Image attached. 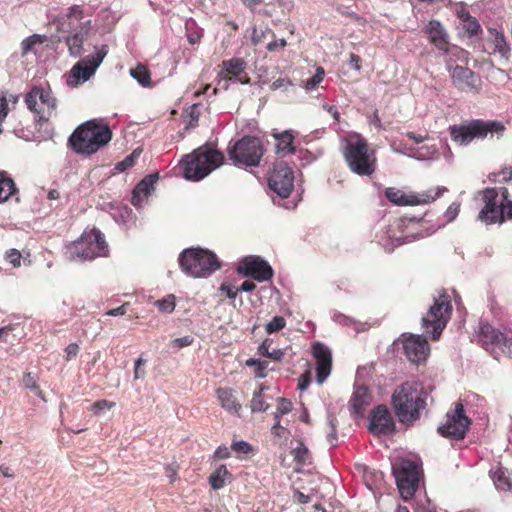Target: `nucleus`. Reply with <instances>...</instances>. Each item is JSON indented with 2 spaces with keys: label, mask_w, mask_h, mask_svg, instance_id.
Masks as SVG:
<instances>
[{
  "label": "nucleus",
  "mask_w": 512,
  "mask_h": 512,
  "mask_svg": "<svg viewBox=\"0 0 512 512\" xmlns=\"http://www.w3.org/2000/svg\"><path fill=\"white\" fill-rule=\"evenodd\" d=\"M452 313V305L449 296L441 294L435 298L434 304L422 318V335L403 333L394 345L401 349L406 358L415 364L425 362L430 354V346L426 337L438 340L445 329Z\"/></svg>",
  "instance_id": "obj_1"
},
{
  "label": "nucleus",
  "mask_w": 512,
  "mask_h": 512,
  "mask_svg": "<svg viewBox=\"0 0 512 512\" xmlns=\"http://www.w3.org/2000/svg\"><path fill=\"white\" fill-rule=\"evenodd\" d=\"M428 394L421 383L407 381L398 386L392 395V404L399 421L413 423L426 408Z\"/></svg>",
  "instance_id": "obj_2"
},
{
  "label": "nucleus",
  "mask_w": 512,
  "mask_h": 512,
  "mask_svg": "<svg viewBox=\"0 0 512 512\" xmlns=\"http://www.w3.org/2000/svg\"><path fill=\"white\" fill-rule=\"evenodd\" d=\"M112 131L102 120L92 119L81 124L70 136L72 149L83 155H92L107 145Z\"/></svg>",
  "instance_id": "obj_3"
},
{
  "label": "nucleus",
  "mask_w": 512,
  "mask_h": 512,
  "mask_svg": "<svg viewBox=\"0 0 512 512\" xmlns=\"http://www.w3.org/2000/svg\"><path fill=\"white\" fill-rule=\"evenodd\" d=\"M342 154L349 169L359 176H371L376 170L375 151L360 135H351L343 140Z\"/></svg>",
  "instance_id": "obj_4"
},
{
  "label": "nucleus",
  "mask_w": 512,
  "mask_h": 512,
  "mask_svg": "<svg viewBox=\"0 0 512 512\" xmlns=\"http://www.w3.org/2000/svg\"><path fill=\"white\" fill-rule=\"evenodd\" d=\"M224 162L223 154L207 145L195 149L183 159V175L189 181H200Z\"/></svg>",
  "instance_id": "obj_5"
},
{
  "label": "nucleus",
  "mask_w": 512,
  "mask_h": 512,
  "mask_svg": "<svg viewBox=\"0 0 512 512\" xmlns=\"http://www.w3.org/2000/svg\"><path fill=\"white\" fill-rule=\"evenodd\" d=\"M481 194L484 206L478 214V220L485 224H501L512 219V200L509 199L507 188H486Z\"/></svg>",
  "instance_id": "obj_6"
},
{
  "label": "nucleus",
  "mask_w": 512,
  "mask_h": 512,
  "mask_svg": "<svg viewBox=\"0 0 512 512\" xmlns=\"http://www.w3.org/2000/svg\"><path fill=\"white\" fill-rule=\"evenodd\" d=\"M108 244L100 230L84 231L81 237L70 243L66 249L67 258L73 261H91L108 256Z\"/></svg>",
  "instance_id": "obj_7"
},
{
  "label": "nucleus",
  "mask_w": 512,
  "mask_h": 512,
  "mask_svg": "<svg viewBox=\"0 0 512 512\" xmlns=\"http://www.w3.org/2000/svg\"><path fill=\"white\" fill-rule=\"evenodd\" d=\"M182 271L193 278H206L220 269L215 253L202 248H187L179 256Z\"/></svg>",
  "instance_id": "obj_8"
},
{
  "label": "nucleus",
  "mask_w": 512,
  "mask_h": 512,
  "mask_svg": "<svg viewBox=\"0 0 512 512\" xmlns=\"http://www.w3.org/2000/svg\"><path fill=\"white\" fill-rule=\"evenodd\" d=\"M228 155L236 166L257 167L263 156L259 138L246 136L228 148Z\"/></svg>",
  "instance_id": "obj_9"
},
{
  "label": "nucleus",
  "mask_w": 512,
  "mask_h": 512,
  "mask_svg": "<svg viewBox=\"0 0 512 512\" xmlns=\"http://www.w3.org/2000/svg\"><path fill=\"white\" fill-rule=\"evenodd\" d=\"M25 103L39 121H48L57 114V99L49 88L32 87L25 96Z\"/></svg>",
  "instance_id": "obj_10"
},
{
  "label": "nucleus",
  "mask_w": 512,
  "mask_h": 512,
  "mask_svg": "<svg viewBox=\"0 0 512 512\" xmlns=\"http://www.w3.org/2000/svg\"><path fill=\"white\" fill-rule=\"evenodd\" d=\"M447 191L446 187L438 186L420 193H405L404 191L389 187L385 190L386 198L398 206H417L435 201Z\"/></svg>",
  "instance_id": "obj_11"
},
{
  "label": "nucleus",
  "mask_w": 512,
  "mask_h": 512,
  "mask_svg": "<svg viewBox=\"0 0 512 512\" xmlns=\"http://www.w3.org/2000/svg\"><path fill=\"white\" fill-rule=\"evenodd\" d=\"M108 53L107 45H102L87 59L78 61L71 69L67 80L69 86H77L88 81L96 72Z\"/></svg>",
  "instance_id": "obj_12"
},
{
  "label": "nucleus",
  "mask_w": 512,
  "mask_h": 512,
  "mask_svg": "<svg viewBox=\"0 0 512 512\" xmlns=\"http://www.w3.org/2000/svg\"><path fill=\"white\" fill-rule=\"evenodd\" d=\"M397 487L404 500L412 498L418 488L419 473L417 463L403 460L397 469H394Z\"/></svg>",
  "instance_id": "obj_13"
},
{
  "label": "nucleus",
  "mask_w": 512,
  "mask_h": 512,
  "mask_svg": "<svg viewBox=\"0 0 512 512\" xmlns=\"http://www.w3.org/2000/svg\"><path fill=\"white\" fill-rule=\"evenodd\" d=\"M424 33L429 42L445 55H453L461 59L466 52L449 42V35L439 20H430L424 27Z\"/></svg>",
  "instance_id": "obj_14"
},
{
  "label": "nucleus",
  "mask_w": 512,
  "mask_h": 512,
  "mask_svg": "<svg viewBox=\"0 0 512 512\" xmlns=\"http://www.w3.org/2000/svg\"><path fill=\"white\" fill-rule=\"evenodd\" d=\"M471 422L465 415L464 406L456 403L451 412H447L445 422L438 427V432L445 437L462 439L466 435Z\"/></svg>",
  "instance_id": "obj_15"
},
{
  "label": "nucleus",
  "mask_w": 512,
  "mask_h": 512,
  "mask_svg": "<svg viewBox=\"0 0 512 512\" xmlns=\"http://www.w3.org/2000/svg\"><path fill=\"white\" fill-rule=\"evenodd\" d=\"M294 176L291 168L285 163H277L268 179V184L281 198H287L294 187Z\"/></svg>",
  "instance_id": "obj_16"
},
{
  "label": "nucleus",
  "mask_w": 512,
  "mask_h": 512,
  "mask_svg": "<svg viewBox=\"0 0 512 512\" xmlns=\"http://www.w3.org/2000/svg\"><path fill=\"white\" fill-rule=\"evenodd\" d=\"M238 272L246 277H252L258 282L268 281L273 277V269L269 263L254 255L246 256L241 260Z\"/></svg>",
  "instance_id": "obj_17"
},
{
  "label": "nucleus",
  "mask_w": 512,
  "mask_h": 512,
  "mask_svg": "<svg viewBox=\"0 0 512 512\" xmlns=\"http://www.w3.org/2000/svg\"><path fill=\"white\" fill-rule=\"evenodd\" d=\"M451 77L453 84L461 91L478 93L481 89V78L469 68L455 66L452 69Z\"/></svg>",
  "instance_id": "obj_18"
},
{
  "label": "nucleus",
  "mask_w": 512,
  "mask_h": 512,
  "mask_svg": "<svg viewBox=\"0 0 512 512\" xmlns=\"http://www.w3.org/2000/svg\"><path fill=\"white\" fill-rule=\"evenodd\" d=\"M246 68V62L240 58H232L222 62L221 70L218 73V83L222 89H228V82L232 80H239L242 83H245L241 80L240 75L244 72Z\"/></svg>",
  "instance_id": "obj_19"
},
{
  "label": "nucleus",
  "mask_w": 512,
  "mask_h": 512,
  "mask_svg": "<svg viewBox=\"0 0 512 512\" xmlns=\"http://www.w3.org/2000/svg\"><path fill=\"white\" fill-rule=\"evenodd\" d=\"M313 356L316 359V380L322 384L331 372V352L324 344L318 342L313 345Z\"/></svg>",
  "instance_id": "obj_20"
},
{
  "label": "nucleus",
  "mask_w": 512,
  "mask_h": 512,
  "mask_svg": "<svg viewBox=\"0 0 512 512\" xmlns=\"http://www.w3.org/2000/svg\"><path fill=\"white\" fill-rule=\"evenodd\" d=\"M404 226L403 220H396L386 232V237H382L380 239V243L385 248L386 251L392 252L395 247L403 245L405 243L413 242L416 239L422 237V235L418 234H410L406 236H397V231H400Z\"/></svg>",
  "instance_id": "obj_21"
},
{
  "label": "nucleus",
  "mask_w": 512,
  "mask_h": 512,
  "mask_svg": "<svg viewBox=\"0 0 512 512\" xmlns=\"http://www.w3.org/2000/svg\"><path fill=\"white\" fill-rule=\"evenodd\" d=\"M369 429L375 434H389L394 430L391 414L385 406H378L370 417Z\"/></svg>",
  "instance_id": "obj_22"
},
{
  "label": "nucleus",
  "mask_w": 512,
  "mask_h": 512,
  "mask_svg": "<svg viewBox=\"0 0 512 512\" xmlns=\"http://www.w3.org/2000/svg\"><path fill=\"white\" fill-rule=\"evenodd\" d=\"M92 26L90 19L81 22L77 30L66 38V45L68 47L69 54L73 57L80 56L83 48L85 37L89 33Z\"/></svg>",
  "instance_id": "obj_23"
},
{
  "label": "nucleus",
  "mask_w": 512,
  "mask_h": 512,
  "mask_svg": "<svg viewBox=\"0 0 512 512\" xmlns=\"http://www.w3.org/2000/svg\"><path fill=\"white\" fill-rule=\"evenodd\" d=\"M477 124L478 122L475 120L467 125L452 126L450 131L453 141L459 145H467L474 138H481Z\"/></svg>",
  "instance_id": "obj_24"
},
{
  "label": "nucleus",
  "mask_w": 512,
  "mask_h": 512,
  "mask_svg": "<svg viewBox=\"0 0 512 512\" xmlns=\"http://www.w3.org/2000/svg\"><path fill=\"white\" fill-rule=\"evenodd\" d=\"M157 179V175L150 174L137 184L132 193V204L134 206H142L143 202L148 198V196L153 191Z\"/></svg>",
  "instance_id": "obj_25"
},
{
  "label": "nucleus",
  "mask_w": 512,
  "mask_h": 512,
  "mask_svg": "<svg viewBox=\"0 0 512 512\" xmlns=\"http://www.w3.org/2000/svg\"><path fill=\"white\" fill-rule=\"evenodd\" d=\"M218 401L223 409L232 414H239L242 406L230 388H219L216 391Z\"/></svg>",
  "instance_id": "obj_26"
},
{
  "label": "nucleus",
  "mask_w": 512,
  "mask_h": 512,
  "mask_svg": "<svg viewBox=\"0 0 512 512\" xmlns=\"http://www.w3.org/2000/svg\"><path fill=\"white\" fill-rule=\"evenodd\" d=\"M371 395L366 386H356L351 398V408L357 415H362L371 403Z\"/></svg>",
  "instance_id": "obj_27"
},
{
  "label": "nucleus",
  "mask_w": 512,
  "mask_h": 512,
  "mask_svg": "<svg viewBox=\"0 0 512 512\" xmlns=\"http://www.w3.org/2000/svg\"><path fill=\"white\" fill-rule=\"evenodd\" d=\"M490 477L498 491L510 492L512 481L508 469L498 465L490 470Z\"/></svg>",
  "instance_id": "obj_28"
},
{
  "label": "nucleus",
  "mask_w": 512,
  "mask_h": 512,
  "mask_svg": "<svg viewBox=\"0 0 512 512\" xmlns=\"http://www.w3.org/2000/svg\"><path fill=\"white\" fill-rule=\"evenodd\" d=\"M481 340L485 345H502L505 343L503 333L494 328L492 325L485 323L480 327Z\"/></svg>",
  "instance_id": "obj_29"
},
{
  "label": "nucleus",
  "mask_w": 512,
  "mask_h": 512,
  "mask_svg": "<svg viewBox=\"0 0 512 512\" xmlns=\"http://www.w3.org/2000/svg\"><path fill=\"white\" fill-rule=\"evenodd\" d=\"M275 139L277 140L276 143V151L277 153L287 155L294 153L295 147L293 146V140L294 136L291 133V131H283L281 133L273 134Z\"/></svg>",
  "instance_id": "obj_30"
},
{
  "label": "nucleus",
  "mask_w": 512,
  "mask_h": 512,
  "mask_svg": "<svg viewBox=\"0 0 512 512\" xmlns=\"http://www.w3.org/2000/svg\"><path fill=\"white\" fill-rule=\"evenodd\" d=\"M231 474L225 465H220L210 476L209 484L214 490L222 489L227 482H230Z\"/></svg>",
  "instance_id": "obj_31"
},
{
  "label": "nucleus",
  "mask_w": 512,
  "mask_h": 512,
  "mask_svg": "<svg viewBox=\"0 0 512 512\" xmlns=\"http://www.w3.org/2000/svg\"><path fill=\"white\" fill-rule=\"evenodd\" d=\"M477 127L480 131L481 138L486 137L487 134H496L498 137L502 136L505 131V126L499 121H482L477 120Z\"/></svg>",
  "instance_id": "obj_32"
},
{
  "label": "nucleus",
  "mask_w": 512,
  "mask_h": 512,
  "mask_svg": "<svg viewBox=\"0 0 512 512\" xmlns=\"http://www.w3.org/2000/svg\"><path fill=\"white\" fill-rule=\"evenodd\" d=\"M14 181L6 174L0 172V203L5 202L15 192Z\"/></svg>",
  "instance_id": "obj_33"
},
{
  "label": "nucleus",
  "mask_w": 512,
  "mask_h": 512,
  "mask_svg": "<svg viewBox=\"0 0 512 512\" xmlns=\"http://www.w3.org/2000/svg\"><path fill=\"white\" fill-rule=\"evenodd\" d=\"M266 387L262 384L259 389L253 392V397L250 402V409L253 413L262 412L268 409V405L265 403V400L262 396L263 391Z\"/></svg>",
  "instance_id": "obj_34"
},
{
  "label": "nucleus",
  "mask_w": 512,
  "mask_h": 512,
  "mask_svg": "<svg viewBox=\"0 0 512 512\" xmlns=\"http://www.w3.org/2000/svg\"><path fill=\"white\" fill-rule=\"evenodd\" d=\"M130 75L141 86L146 87L150 85V74L144 66L138 65L136 68L131 69Z\"/></svg>",
  "instance_id": "obj_35"
},
{
  "label": "nucleus",
  "mask_w": 512,
  "mask_h": 512,
  "mask_svg": "<svg viewBox=\"0 0 512 512\" xmlns=\"http://www.w3.org/2000/svg\"><path fill=\"white\" fill-rule=\"evenodd\" d=\"M495 51L500 54L502 58L507 59L510 53V47L506 41V38L501 33H496L494 40Z\"/></svg>",
  "instance_id": "obj_36"
},
{
  "label": "nucleus",
  "mask_w": 512,
  "mask_h": 512,
  "mask_svg": "<svg viewBox=\"0 0 512 512\" xmlns=\"http://www.w3.org/2000/svg\"><path fill=\"white\" fill-rule=\"evenodd\" d=\"M294 460L299 465H306L310 463V454L308 448L303 444L299 443L298 447L292 450Z\"/></svg>",
  "instance_id": "obj_37"
},
{
  "label": "nucleus",
  "mask_w": 512,
  "mask_h": 512,
  "mask_svg": "<svg viewBox=\"0 0 512 512\" xmlns=\"http://www.w3.org/2000/svg\"><path fill=\"white\" fill-rule=\"evenodd\" d=\"M438 156L437 148L432 146H423L420 149L416 151L411 157L417 159V160H428V159H435Z\"/></svg>",
  "instance_id": "obj_38"
},
{
  "label": "nucleus",
  "mask_w": 512,
  "mask_h": 512,
  "mask_svg": "<svg viewBox=\"0 0 512 512\" xmlns=\"http://www.w3.org/2000/svg\"><path fill=\"white\" fill-rule=\"evenodd\" d=\"M154 305L163 313H172L175 309V296L173 294L167 295L162 300H157Z\"/></svg>",
  "instance_id": "obj_39"
},
{
  "label": "nucleus",
  "mask_w": 512,
  "mask_h": 512,
  "mask_svg": "<svg viewBox=\"0 0 512 512\" xmlns=\"http://www.w3.org/2000/svg\"><path fill=\"white\" fill-rule=\"evenodd\" d=\"M462 29L468 34L469 37L477 35L481 26L477 19L473 16L461 22Z\"/></svg>",
  "instance_id": "obj_40"
},
{
  "label": "nucleus",
  "mask_w": 512,
  "mask_h": 512,
  "mask_svg": "<svg viewBox=\"0 0 512 512\" xmlns=\"http://www.w3.org/2000/svg\"><path fill=\"white\" fill-rule=\"evenodd\" d=\"M141 154L140 149H135L130 155L125 157L124 160L116 164L115 169L119 172H124L128 168L132 167Z\"/></svg>",
  "instance_id": "obj_41"
},
{
  "label": "nucleus",
  "mask_w": 512,
  "mask_h": 512,
  "mask_svg": "<svg viewBox=\"0 0 512 512\" xmlns=\"http://www.w3.org/2000/svg\"><path fill=\"white\" fill-rule=\"evenodd\" d=\"M324 76H325V71L322 67H317L316 69V72L315 74L307 79L305 82H304V85L303 87L307 90V91H311L313 90L314 88H316V86L321 83L324 79Z\"/></svg>",
  "instance_id": "obj_42"
},
{
  "label": "nucleus",
  "mask_w": 512,
  "mask_h": 512,
  "mask_svg": "<svg viewBox=\"0 0 512 512\" xmlns=\"http://www.w3.org/2000/svg\"><path fill=\"white\" fill-rule=\"evenodd\" d=\"M23 384L27 389L34 392L38 397L43 398L42 392L37 384V376L36 375H33L30 372L25 373V375L23 377Z\"/></svg>",
  "instance_id": "obj_43"
},
{
  "label": "nucleus",
  "mask_w": 512,
  "mask_h": 512,
  "mask_svg": "<svg viewBox=\"0 0 512 512\" xmlns=\"http://www.w3.org/2000/svg\"><path fill=\"white\" fill-rule=\"evenodd\" d=\"M83 9L79 5H72L67 9L65 17L70 21H77L79 24L83 22Z\"/></svg>",
  "instance_id": "obj_44"
},
{
  "label": "nucleus",
  "mask_w": 512,
  "mask_h": 512,
  "mask_svg": "<svg viewBox=\"0 0 512 512\" xmlns=\"http://www.w3.org/2000/svg\"><path fill=\"white\" fill-rule=\"evenodd\" d=\"M286 325V321L281 316H275L273 319L266 324V332L268 334L275 333L281 329H283Z\"/></svg>",
  "instance_id": "obj_45"
},
{
  "label": "nucleus",
  "mask_w": 512,
  "mask_h": 512,
  "mask_svg": "<svg viewBox=\"0 0 512 512\" xmlns=\"http://www.w3.org/2000/svg\"><path fill=\"white\" fill-rule=\"evenodd\" d=\"M41 42L42 39L37 34H33L25 38L21 43L23 54H27L36 44H39Z\"/></svg>",
  "instance_id": "obj_46"
},
{
  "label": "nucleus",
  "mask_w": 512,
  "mask_h": 512,
  "mask_svg": "<svg viewBox=\"0 0 512 512\" xmlns=\"http://www.w3.org/2000/svg\"><path fill=\"white\" fill-rule=\"evenodd\" d=\"M328 425L330 427V432L327 435V441L331 446H336V426H337V420L332 415H328Z\"/></svg>",
  "instance_id": "obj_47"
},
{
  "label": "nucleus",
  "mask_w": 512,
  "mask_h": 512,
  "mask_svg": "<svg viewBox=\"0 0 512 512\" xmlns=\"http://www.w3.org/2000/svg\"><path fill=\"white\" fill-rule=\"evenodd\" d=\"M512 178V170L511 169H503L499 173H493L489 176V179L493 182H505Z\"/></svg>",
  "instance_id": "obj_48"
},
{
  "label": "nucleus",
  "mask_w": 512,
  "mask_h": 512,
  "mask_svg": "<svg viewBox=\"0 0 512 512\" xmlns=\"http://www.w3.org/2000/svg\"><path fill=\"white\" fill-rule=\"evenodd\" d=\"M21 258V253L16 249H10L5 254V259L14 267H19L21 265Z\"/></svg>",
  "instance_id": "obj_49"
},
{
  "label": "nucleus",
  "mask_w": 512,
  "mask_h": 512,
  "mask_svg": "<svg viewBox=\"0 0 512 512\" xmlns=\"http://www.w3.org/2000/svg\"><path fill=\"white\" fill-rule=\"evenodd\" d=\"M459 211H460V203L458 202H453L451 203L447 210L445 211V218L447 219L448 222H451L453 221L457 215L459 214Z\"/></svg>",
  "instance_id": "obj_50"
},
{
  "label": "nucleus",
  "mask_w": 512,
  "mask_h": 512,
  "mask_svg": "<svg viewBox=\"0 0 512 512\" xmlns=\"http://www.w3.org/2000/svg\"><path fill=\"white\" fill-rule=\"evenodd\" d=\"M246 365L247 366H256L258 365V371H257V376L258 377H264L265 374L263 373V370H265L267 368V362L265 361H260L258 359H254V358H250L246 361Z\"/></svg>",
  "instance_id": "obj_51"
},
{
  "label": "nucleus",
  "mask_w": 512,
  "mask_h": 512,
  "mask_svg": "<svg viewBox=\"0 0 512 512\" xmlns=\"http://www.w3.org/2000/svg\"><path fill=\"white\" fill-rule=\"evenodd\" d=\"M231 449L236 453L247 454L251 450V446L246 441H236L231 445Z\"/></svg>",
  "instance_id": "obj_52"
},
{
  "label": "nucleus",
  "mask_w": 512,
  "mask_h": 512,
  "mask_svg": "<svg viewBox=\"0 0 512 512\" xmlns=\"http://www.w3.org/2000/svg\"><path fill=\"white\" fill-rule=\"evenodd\" d=\"M194 339L190 335H186L183 337H179L173 340L172 345L177 348H182L186 346H190L193 343Z\"/></svg>",
  "instance_id": "obj_53"
},
{
  "label": "nucleus",
  "mask_w": 512,
  "mask_h": 512,
  "mask_svg": "<svg viewBox=\"0 0 512 512\" xmlns=\"http://www.w3.org/2000/svg\"><path fill=\"white\" fill-rule=\"evenodd\" d=\"M220 291L226 294L227 297L230 299H235L239 293L238 287L229 285V284H222L220 286Z\"/></svg>",
  "instance_id": "obj_54"
},
{
  "label": "nucleus",
  "mask_w": 512,
  "mask_h": 512,
  "mask_svg": "<svg viewBox=\"0 0 512 512\" xmlns=\"http://www.w3.org/2000/svg\"><path fill=\"white\" fill-rule=\"evenodd\" d=\"M289 86H292V82L288 78H280L272 82L271 89L278 90L284 89L287 90Z\"/></svg>",
  "instance_id": "obj_55"
},
{
  "label": "nucleus",
  "mask_w": 512,
  "mask_h": 512,
  "mask_svg": "<svg viewBox=\"0 0 512 512\" xmlns=\"http://www.w3.org/2000/svg\"><path fill=\"white\" fill-rule=\"evenodd\" d=\"M277 409L279 413L288 414L292 409V403L286 398H279Z\"/></svg>",
  "instance_id": "obj_56"
},
{
  "label": "nucleus",
  "mask_w": 512,
  "mask_h": 512,
  "mask_svg": "<svg viewBox=\"0 0 512 512\" xmlns=\"http://www.w3.org/2000/svg\"><path fill=\"white\" fill-rule=\"evenodd\" d=\"M78 352H79V346L76 343H70L65 349L66 360L67 361L72 360L73 358H75L77 356Z\"/></svg>",
  "instance_id": "obj_57"
},
{
  "label": "nucleus",
  "mask_w": 512,
  "mask_h": 512,
  "mask_svg": "<svg viewBox=\"0 0 512 512\" xmlns=\"http://www.w3.org/2000/svg\"><path fill=\"white\" fill-rule=\"evenodd\" d=\"M455 13L461 22L471 17L469 11L465 8L463 4H459L456 6Z\"/></svg>",
  "instance_id": "obj_58"
},
{
  "label": "nucleus",
  "mask_w": 512,
  "mask_h": 512,
  "mask_svg": "<svg viewBox=\"0 0 512 512\" xmlns=\"http://www.w3.org/2000/svg\"><path fill=\"white\" fill-rule=\"evenodd\" d=\"M286 44H287L286 40L281 38L279 40H275V41L270 42L267 45V49L270 52L277 51V50L283 49L286 46Z\"/></svg>",
  "instance_id": "obj_59"
},
{
  "label": "nucleus",
  "mask_w": 512,
  "mask_h": 512,
  "mask_svg": "<svg viewBox=\"0 0 512 512\" xmlns=\"http://www.w3.org/2000/svg\"><path fill=\"white\" fill-rule=\"evenodd\" d=\"M214 455L218 459H226L230 456V449L227 446H219Z\"/></svg>",
  "instance_id": "obj_60"
},
{
  "label": "nucleus",
  "mask_w": 512,
  "mask_h": 512,
  "mask_svg": "<svg viewBox=\"0 0 512 512\" xmlns=\"http://www.w3.org/2000/svg\"><path fill=\"white\" fill-rule=\"evenodd\" d=\"M270 346H271V341H269L268 339L264 340L260 346L258 347V351L261 355L263 356H266L268 357V354L270 353Z\"/></svg>",
  "instance_id": "obj_61"
},
{
  "label": "nucleus",
  "mask_w": 512,
  "mask_h": 512,
  "mask_svg": "<svg viewBox=\"0 0 512 512\" xmlns=\"http://www.w3.org/2000/svg\"><path fill=\"white\" fill-rule=\"evenodd\" d=\"M349 63L356 71H360L361 65L360 57L358 55L351 53L349 56Z\"/></svg>",
  "instance_id": "obj_62"
},
{
  "label": "nucleus",
  "mask_w": 512,
  "mask_h": 512,
  "mask_svg": "<svg viewBox=\"0 0 512 512\" xmlns=\"http://www.w3.org/2000/svg\"><path fill=\"white\" fill-rule=\"evenodd\" d=\"M114 405V403L108 402L106 400L97 401L93 404V408L95 411H100L104 408H111Z\"/></svg>",
  "instance_id": "obj_63"
},
{
  "label": "nucleus",
  "mask_w": 512,
  "mask_h": 512,
  "mask_svg": "<svg viewBox=\"0 0 512 512\" xmlns=\"http://www.w3.org/2000/svg\"><path fill=\"white\" fill-rule=\"evenodd\" d=\"M256 288V285L251 281H244L240 287L239 292H251Z\"/></svg>",
  "instance_id": "obj_64"
}]
</instances>
